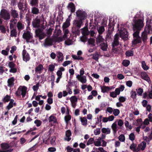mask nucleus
<instances>
[{"label": "nucleus", "instance_id": "51", "mask_svg": "<svg viewBox=\"0 0 152 152\" xmlns=\"http://www.w3.org/2000/svg\"><path fill=\"white\" fill-rule=\"evenodd\" d=\"M99 56V54L98 53H96L93 55L92 58L96 61H98Z\"/></svg>", "mask_w": 152, "mask_h": 152}, {"label": "nucleus", "instance_id": "32", "mask_svg": "<svg viewBox=\"0 0 152 152\" xmlns=\"http://www.w3.org/2000/svg\"><path fill=\"white\" fill-rule=\"evenodd\" d=\"M100 46L101 49L103 51H106L107 50V45L106 43L103 42L100 44Z\"/></svg>", "mask_w": 152, "mask_h": 152}, {"label": "nucleus", "instance_id": "15", "mask_svg": "<svg viewBox=\"0 0 152 152\" xmlns=\"http://www.w3.org/2000/svg\"><path fill=\"white\" fill-rule=\"evenodd\" d=\"M83 21L78 19L75 20L73 23L74 26L77 28L79 29L83 24Z\"/></svg>", "mask_w": 152, "mask_h": 152}, {"label": "nucleus", "instance_id": "19", "mask_svg": "<svg viewBox=\"0 0 152 152\" xmlns=\"http://www.w3.org/2000/svg\"><path fill=\"white\" fill-rule=\"evenodd\" d=\"M146 145V143L145 142L143 141L140 144L138 145L137 148V151H139L140 149L143 151L144 150Z\"/></svg>", "mask_w": 152, "mask_h": 152}, {"label": "nucleus", "instance_id": "57", "mask_svg": "<svg viewBox=\"0 0 152 152\" xmlns=\"http://www.w3.org/2000/svg\"><path fill=\"white\" fill-rule=\"evenodd\" d=\"M118 139L121 142H124L125 140L124 135L123 134H121L119 136Z\"/></svg>", "mask_w": 152, "mask_h": 152}, {"label": "nucleus", "instance_id": "17", "mask_svg": "<svg viewBox=\"0 0 152 152\" xmlns=\"http://www.w3.org/2000/svg\"><path fill=\"white\" fill-rule=\"evenodd\" d=\"M10 13L11 16L14 18H19V15L17 10L15 9H12L10 11Z\"/></svg>", "mask_w": 152, "mask_h": 152}, {"label": "nucleus", "instance_id": "39", "mask_svg": "<svg viewBox=\"0 0 152 152\" xmlns=\"http://www.w3.org/2000/svg\"><path fill=\"white\" fill-rule=\"evenodd\" d=\"M11 97L10 96L8 95H7L4 97L2 99V101L4 103L8 102L10 100Z\"/></svg>", "mask_w": 152, "mask_h": 152}, {"label": "nucleus", "instance_id": "11", "mask_svg": "<svg viewBox=\"0 0 152 152\" xmlns=\"http://www.w3.org/2000/svg\"><path fill=\"white\" fill-rule=\"evenodd\" d=\"M119 35L118 33L116 34L115 35L112 45V46H113V47L114 46H117L119 45Z\"/></svg>", "mask_w": 152, "mask_h": 152}, {"label": "nucleus", "instance_id": "6", "mask_svg": "<svg viewBox=\"0 0 152 152\" xmlns=\"http://www.w3.org/2000/svg\"><path fill=\"white\" fill-rule=\"evenodd\" d=\"M36 36L38 37L39 40L44 39L46 36L45 33L43 30L40 28H37L35 31Z\"/></svg>", "mask_w": 152, "mask_h": 152}, {"label": "nucleus", "instance_id": "23", "mask_svg": "<svg viewBox=\"0 0 152 152\" xmlns=\"http://www.w3.org/2000/svg\"><path fill=\"white\" fill-rule=\"evenodd\" d=\"M56 55L58 59V62L60 61L62 62L63 60V54L62 53L60 52H58L56 53Z\"/></svg>", "mask_w": 152, "mask_h": 152}, {"label": "nucleus", "instance_id": "59", "mask_svg": "<svg viewBox=\"0 0 152 152\" xmlns=\"http://www.w3.org/2000/svg\"><path fill=\"white\" fill-rule=\"evenodd\" d=\"M39 83H37L36 85H34L32 88L34 91H37L39 88Z\"/></svg>", "mask_w": 152, "mask_h": 152}, {"label": "nucleus", "instance_id": "20", "mask_svg": "<svg viewBox=\"0 0 152 152\" xmlns=\"http://www.w3.org/2000/svg\"><path fill=\"white\" fill-rule=\"evenodd\" d=\"M14 81L15 79L13 77H11L8 79L7 80V86L10 87L13 86L14 85Z\"/></svg>", "mask_w": 152, "mask_h": 152}, {"label": "nucleus", "instance_id": "30", "mask_svg": "<svg viewBox=\"0 0 152 152\" xmlns=\"http://www.w3.org/2000/svg\"><path fill=\"white\" fill-rule=\"evenodd\" d=\"M17 26L18 31H19V34L20 33V31L23 29L24 27V25L20 22H18L17 23Z\"/></svg>", "mask_w": 152, "mask_h": 152}, {"label": "nucleus", "instance_id": "36", "mask_svg": "<svg viewBox=\"0 0 152 152\" xmlns=\"http://www.w3.org/2000/svg\"><path fill=\"white\" fill-rule=\"evenodd\" d=\"M112 31H107L106 37V40L109 41L111 39Z\"/></svg>", "mask_w": 152, "mask_h": 152}, {"label": "nucleus", "instance_id": "24", "mask_svg": "<svg viewBox=\"0 0 152 152\" xmlns=\"http://www.w3.org/2000/svg\"><path fill=\"white\" fill-rule=\"evenodd\" d=\"M43 69V66L42 64H39L35 68V71L37 73H39L40 74L41 71Z\"/></svg>", "mask_w": 152, "mask_h": 152}, {"label": "nucleus", "instance_id": "8", "mask_svg": "<svg viewBox=\"0 0 152 152\" xmlns=\"http://www.w3.org/2000/svg\"><path fill=\"white\" fill-rule=\"evenodd\" d=\"M128 32L124 28L122 30H121L120 32L119 37H120L124 40H126L127 39L128 37Z\"/></svg>", "mask_w": 152, "mask_h": 152}, {"label": "nucleus", "instance_id": "26", "mask_svg": "<svg viewBox=\"0 0 152 152\" xmlns=\"http://www.w3.org/2000/svg\"><path fill=\"white\" fill-rule=\"evenodd\" d=\"M80 119L82 124L85 126H86L87 124L88 121L85 117H80Z\"/></svg>", "mask_w": 152, "mask_h": 152}, {"label": "nucleus", "instance_id": "50", "mask_svg": "<svg viewBox=\"0 0 152 152\" xmlns=\"http://www.w3.org/2000/svg\"><path fill=\"white\" fill-rule=\"evenodd\" d=\"M70 99L71 103L77 102V99L75 96H72Z\"/></svg>", "mask_w": 152, "mask_h": 152}, {"label": "nucleus", "instance_id": "25", "mask_svg": "<svg viewBox=\"0 0 152 152\" xmlns=\"http://www.w3.org/2000/svg\"><path fill=\"white\" fill-rule=\"evenodd\" d=\"M101 91L103 93H107L108 92L112 89L110 87L108 86H103L101 87Z\"/></svg>", "mask_w": 152, "mask_h": 152}, {"label": "nucleus", "instance_id": "62", "mask_svg": "<svg viewBox=\"0 0 152 152\" xmlns=\"http://www.w3.org/2000/svg\"><path fill=\"white\" fill-rule=\"evenodd\" d=\"M120 113V111L118 109H115L113 110V114L115 116H118Z\"/></svg>", "mask_w": 152, "mask_h": 152}, {"label": "nucleus", "instance_id": "41", "mask_svg": "<svg viewBox=\"0 0 152 152\" xmlns=\"http://www.w3.org/2000/svg\"><path fill=\"white\" fill-rule=\"evenodd\" d=\"M141 66L143 69L145 70H147L149 69V67L147 66L144 61H142Z\"/></svg>", "mask_w": 152, "mask_h": 152}, {"label": "nucleus", "instance_id": "47", "mask_svg": "<svg viewBox=\"0 0 152 152\" xmlns=\"http://www.w3.org/2000/svg\"><path fill=\"white\" fill-rule=\"evenodd\" d=\"M80 82H81L83 83H86L87 81V80L86 79V77L85 76H83L81 77L80 79L79 80Z\"/></svg>", "mask_w": 152, "mask_h": 152}, {"label": "nucleus", "instance_id": "16", "mask_svg": "<svg viewBox=\"0 0 152 152\" xmlns=\"http://www.w3.org/2000/svg\"><path fill=\"white\" fill-rule=\"evenodd\" d=\"M68 9L70 10L71 12V14L73 13H74L75 10V7L74 4L72 2L69 3L67 7Z\"/></svg>", "mask_w": 152, "mask_h": 152}, {"label": "nucleus", "instance_id": "63", "mask_svg": "<svg viewBox=\"0 0 152 152\" xmlns=\"http://www.w3.org/2000/svg\"><path fill=\"white\" fill-rule=\"evenodd\" d=\"M124 124L126 128H129L130 129H131L132 128V126H131V125H129V122L128 121H126Z\"/></svg>", "mask_w": 152, "mask_h": 152}, {"label": "nucleus", "instance_id": "13", "mask_svg": "<svg viewBox=\"0 0 152 152\" xmlns=\"http://www.w3.org/2000/svg\"><path fill=\"white\" fill-rule=\"evenodd\" d=\"M23 58V61L26 62L29 60L30 59V56L28 53L25 49L23 50L22 52Z\"/></svg>", "mask_w": 152, "mask_h": 152}, {"label": "nucleus", "instance_id": "56", "mask_svg": "<svg viewBox=\"0 0 152 152\" xmlns=\"http://www.w3.org/2000/svg\"><path fill=\"white\" fill-rule=\"evenodd\" d=\"M112 46V52L115 53H119V50L117 48H115L116 46H114V47L113 46Z\"/></svg>", "mask_w": 152, "mask_h": 152}, {"label": "nucleus", "instance_id": "44", "mask_svg": "<svg viewBox=\"0 0 152 152\" xmlns=\"http://www.w3.org/2000/svg\"><path fill=\"white\" fill-rule=\"evenodd\" d=\"M130 61L128 60H124L122 62V64L124 66L127 67L129 64Z\"/></svg>", "mask_w": 152, "mask_h": 152}, {"label": "nucleus", "instance_id": "43", "mask_svg": "<svg viewBox=\"0 0 152 152\" xmlns=\"http://www.w3.org/2000/svg\"><path fill=\"white\" fill-rule=\"evenodd\" d=\"M95 40L93 38H90L88 40V43L89 45H91L92 47L95 46Z\"/></svg>", "mask_w": 152, "mask_h": 152}, {"label": "nucleus", "instance_id": "28", "mask_svg": "<svg viewBox=\"0 0 152 152\" xmlns=\"http://www.w3.org/2000/svg\"><path fill=\"white\" fill-rule=\"evenodd\" d=\"M48 120L50 123L52 122H53L54 124L57 123V119L56 117L53 115L49 117Z\"/></svg>", "mask_w": 152, "mask_h": 152}, {"label": "nucleus", "instance_id": "7", "mask_svg": "<svg viewBox=\"0 0 152 152\" xmlns=\"http://www.w3.org/2000/svg\"><path fill=\"white\" fill-rule=\"evenodd\" d=\"M0 15L1 18L5 20L10 19V13L4 9L2 10L0 12Z\"/></svg>", "mask_w": 152, "mask_h": 152}, {"label": "nucleus", "instance_id": "40", "mask_svg": "<svg viewBox=\"0 0 152 152\" xmlns=\"http://www.w3.org/2000/svg\"><path fill=\"white\" fill-rule=\"evenodd\" d=\"M104 27L103 26H99L97 29L99 35L102 34L103 32L104 31Z\"/></svg>", "mask_w": 152, "mask_h": 152}, {"label": "nucleus", "instance_id": "31", "mask_svg": "<svg viewBox=\"0 0 152 152\" xmlns=\"http://www.w3.org/2000/svg\"><path fill=\"white\" fill-rule=\"evenodd\" d=\"M1 147L3 150H7L10 147L9 145L6 143H2L1 145Z\"/></svg>", "mask_w": 152, "mask_h": 152}, {"label": "nucleus", "instance_id": "4", "mask_svg": "<svg viewBox=\"0 0 152 152\" xmlns=\"http://www.w3.org/2000/svg\"><path fill=\"white\" fill-rule=\"evenodd\" d=\"M77 19L83 21L86 19L87 17V15L84 11L79 9L75 12Z\"/></svg>", "mask_w": 152, "mask_h": 152}, {"label": "nucleus", "instance_id": "27", "mask_svg": "<svg viewBox=\"0 0 152 152\" xmlns=\"http://www.w3.org/2000/svg\"><path fill=\"white\" fill-rule=\"evenodd\" d=\"M27 90V88L25 86H23L21 89H20V91H21V95H22V97L24 98L26 94V91Z\"/></svg>", "mask_w": 152, "mask_h": 152}, {"label": "nucleus", "instance_id": "53", "mask_svg": "<svg viewBox=\"0 0 152 152\" xmlns=\"http://www.w3.org/2000/svg\"><path fill=\"white\" fill-rule=\"evenodd\" d=\"M71 117L70 115H66L64 117V120L66 123L71 120Z\"/></svg>", "mask_w": 152, "mask_h": 152}, {"label": "nucleus", "instance_id": "21", "mask_svg": "<svg viewBox=\"0 0 152 152\" xmlns=\"http://www.w3.org/2000/svg\"><path fill=\"white\" fill-rule=\"evenodd\" d=\"M112 20L109 19V23L108 25V31H112L114 30V24L113 23L114 21L111 22Z\"/></svg>", "mask_w": 152, "mask_h": 152}, {"label": "nucleus", "instance_id": "38", "mask_svg": "<svg viewBox=\"0 0 152 152\" xmlns=\"http://www.w3.org/2000/svg\"><path fill=\"white\" fill-rule=\"evenodd\" d=\"M125 55L126 56L130 57L134 55V52L133 51L131 50H128L126 51Z\"/></svg>", "mask_w": 152, "mask_h": 152}, {"label": "nucleus", "instance_id": "9", "mask_svg": "<svg viewBox=\"0 0 152 152\" xmlns=\"http://www.w3.org/2000/svg\"><path fill=\"white\" fill-rule=\"evenodd\" d=\"M28 4L26 2H24V0H20L18 4V7L20 10L28 9Z\"/></svg>", "mask_w": 152, "mask_h": 152}, {"label": "nucleus", "instance_id": "46", "mask_svg": "<svg viewBox=\"0 0 152 152\" xmlns=\"http://www.w3.org/2000/svg\"><path fill=\"white\" fill-rule=\"evenodd\" d=\"M27 10V9H25V10H20V19L23 18V15H24L25 13L26 12Z\"/></svg>", "mask_w": 152, "mask_h": 152}, {"label": "nucleus", "instance_id": "33", "mask_svg": "<svg viewBox=\"0 0 152 152\" xmlns=\"http://www.w3.org/2000/svg\"><path fill=\"white\" fill-rule=\"evenodd\" d=\"M17 32L16 29H13L11 31L10 36L11 37H16Z\"/></svg>", "mask_w": 152, "mask_h": 152}, {"label": "nucleus", "instance_id": "3", "mask_svg": "<svg viewBox=\"0 0 152 152\" xmlns=\"http://www.w3.org/2000/svg\"><path fill=\"white\" fill-rule=\"evenodd\" d=\"M43 20L42 19L39 18L38 16H37L35 19H33L31 23V25L33 28H39L41 27V25L43 26L42 28L44 29V26L43 25V23L41 24V23Z\"/></svg>", "mask_w": 152, "mask_h": 152}, {"label": "nucleus", "instance_id": "52", "mask_svg": "<svg viewBox=\"0 0 152 152\" xmlns=\"http://www.w3.org/2000/svg\"><path fill=\"white\" fill-rule=\"evenodd\" d=\"M124 122L121 119H119L118 122V125L120 126V129H122Z\"/></svg>", "mask_w": 152, "mask_h": 152}, {"label": "nucleus", "instance_id": "5", "mask_svg": "<svg viewBox=\"0 0 152 152\" xmlns=\"http://www.w3.org/2000/svg\"><path fill=\"white\" fill-rule=\"evenodd\" d=\"M140 33L139 32H134L133 34V39L132 41V45H135L137 44L141 43L142 41L141 38L139 35Z\"/></svg>", "mask_w": 152, "mask_h": 152}, {"label": "nucleus", "instance_id": "49", "mask_svg": "<svg viewBox=\"0 0 152 152\" xmlns=\"http://www.w3.org/2000/svg\"><path fill=\"white\" fill-rule=\"evenodd\" d=\"M136 91H137V94L139 96H141L143 92V89L140 88L138 89H136Z\"/></svg>", "mask_w": 152, "mask_h": 152}, {"label": "nucleus", "instance_id": "18", "mask_svg": "<svg viewBox=\"0 0 152 152\" xmlns=\"http://www.w3.org/2000/svg\"><path fill=\"white\" fill-rule=\"evenodd\" d=\"M71 16V15H70L68 17V18L66 20V22L64 23L62 27L63 29L66 28L70 25V17Z\"/></svg>", "mask_w": 152, "mask_h": 152}, {"label": "nucleus", "instance_id": "61", "mask_svg": "<svg viewBox=\"0 0 152 152\" xmlns=\"http://www.w3.org/2000/svg\"><path fill=\"white\" fill-rule=\"evenodd\" d=\"M55 67L54 65L50 64L49 66L48 69L50 72H52L54 70Z\"/></svg>", "mask_w": 152, "mask_h": 152}, {"label": "nucleus", "instance_id": "60", "mask_svg": "<svg viewBox=\"0 0 152 152\" xmlns=\"http://www.w3.org/2000/svg\"><path fill=\"white\" fill-rule=\"evenodd\" d=\"M38 3V0H31L30 4L32 6H35Z\"/></svg>", "mask_w": 152, "mask_h": 152}, {"label": "nucleus", "instance_id": "34", "mask_svg": "<svg viewBox=\"0 0 152 152\" xmlns=\"http://www.w3.org/2000/svg\"><path fill=\"white\" fill-rule=\"evenodd\" d=\"M102 133L106 134H110V129L108 128H103L102 129Z\"/></svg>", "mask_w": 152, "mask_h": 152}, {"label": "nucleus", "instance_id": "37", "mask_svg": "<svg viewBox=\"0 0 152 152\" xmlns=\"http://www.w3.org/2000/svg\"><path fill=\"white\" fill-rule=\"evenodd\" d=\"M39 12V10L36 7H34L32 8L31 13L33 14L37 15Z\"/></svg>", "mask_w": 152, "mask_h": 152}, {"label": "nucleus", "instance_id": "2", "mask_svg": "<svg viewBox=\"0 0 152 152\" xmlns=\"http://www.w3.org/2000/svg\"><path fill=\"white\" fill-rule=\"evenodd\" d=\"M143 21L140 19H138L135 21L134 24H133V30L134 32H139L144 26Z\"/></svg>", "mask_w": 152, "mask_h": 152}, {"label": "nucleus", "instance_id": "48", "mask_svg": "<svg viewBox=\"0 0 152 152\" xmlns=\"http://www.w3.org/2000/svg\"><path fill=\"white\" fill-rule=\"evenodd\" d=\"M131 97L133 99L136 98L137 94L135 91H132L131 93Z\"/></svg>", "mask_w": 152, "mask_h": 152}, {"label": "nucleus", "instance_id": "64", "mask_svg": "<svg viewBox=\"0 0 152 152\" xmlns=\"http://www.w3.org/2000/svg\"><path fill=\"white\" fill-rule=\"evenodd\" d=\"M53 29L50 28L46 31V34L49 36H50L52 34V32L53 30Z\"/></svg>", "mask_w": 152, "mask_h": 152}, {"label": "nucleus", "instance_id": "35", "mask_svg": "<svg viewBox=\"0 0 152 152\" xmlns=\"http://www.w3.org/2000/svg\"><path fill=\"white\" fill-rule=\"evenodd\" d=\"M63 30L64 32V35L63 36V37L64 39H65L67 38V34L69 33V31L66 28L63 29Z\"/></svg>", "mask_w": 152, "mask_h": 152}, {"label": "nucleus", "instance_id": "45", "mask_svg": "<svg viewBox=\"0 0 152 152\" xmlns=\"http://www.w3.org/2000/svg\"><path fill=\"white\" fill-rule=\"evenodd\" d=\"M136 146L137 145L134 144L133 142L130 146V149L134 151H138V150H137H137L136 149Z\"/></svg>", "mask_w": 152, "mask_h": 152}, {"label": "nucleus", "instance_id": "10", "mask_svg": "<svg viewBox=\"0 0 152 152\" xmlns=\"http://www.w3.org/2000/svg\"><path fill=\"white\" fill-rule=\"evenodd\" d=\"M23 37L26 40L27 42H30V40L32 39L33 37L30 32L27 31L23 34Z\"/></svg>", "mask_w": 152, "mask_h": 152}, {"label": "nucleus", "instance_id": "42", "mask_svg": "<svg viewBox=\"0 0 152 152\" xmlns=\"http://www.w3.org/2000/svg\"><path fill=\"white\" fill-rule=\"evenodd\" d=\"M104 39L102 36L99 35L96 39V42L97 44L103 42Z\"/></svg>", "mask_w": 152, "mask_h": 152}, {"label": "nucleus", "instance_id": "12", "mask_svg": "<svg viewBox=\"0 0 152 152\" xmlns=\"http://www.w3.org/2000/svg\"><path fill=\"white\" fill-rule=\"evenodd\" d=\"M54 40L53 39L48 37L45 39V42L44 44V46L45 47L50 46L53 45Z\"/></svg>", "mask_w": 152, "mask_h": 152}, {"label": "nucleus", "instance_id": "29", "mask_svg": "<svg viewBox=\"0 0 152 152\" xmlns=\"http://www.w3.org/2000/svg\"><path fill=\"white\" fill-rule=\"evenodd\" d=\"M117 121H116L112 124L111 126V128L113 131L114 134H116L118 130L117 129Z\"/></svg>", "mask_w": 152, "mask_h": 152}, {"label": "nucleus", "instance_id": "14", "mask_svg": "<svg viewBox=\"0 0 152 152\" xmlns=\"http://www.w3.org/2000/svg\"><path fill=\"white\" fill-rule=\"evenodd\" d=\"M141 75L142 79L146 80L149 83L151 82L150 77H148V75L145 72H142L141 73Z\"/></svg>", "mask_w": 152, "mask_h": 152}, {"label": "nucleus", "instance_id": "58", "mask_svg": "<svg viewBox=\"0 0 152 152\" xmlns=\"http://www.w3.org/2000/svg\"><path fill=\"white\" fill-rule=\"evenodd\" d=\"M9 67L10 68L15 67L16 65L13 61L10 62L8 64Z\"/></svg>", "mask_w": 152, "mask_h": 152}, {"label": "nucleus", "instance_id": "55", "mask_svg": "<svg viewBox=\"0 0 152 152\" xmlns=\"http://www.w3.org/2000/svg\"><path fill=\"white\" fill-rule=\"evenodd\" d=\"M94 140L93 138H91L88 140L86 145H90L94 143Z\"/></svg>", "mask_w": 152, "mask_h": 152}, {"label": "nucleus", "instance_id": "1", "mask_svg": "<svg viewBox=\"0 0 152 152\" xmlns=\"http://www.w3.org/2000/svg\"><path fill=\"white\" fill-rule=\"evenodd\" d=\"M152 33V26L150 23L148 24L146 23V25L144 31L143 32L141 35V40L143 42H145L147 39V35L148 33Z\"/></svg>", "mask_w": 152, "mask_h": 152}, {"label": "nucleus", "instance_id": "54", "mask_svg": "<svg viewBox=\"0 0 152 152\" xmlns=\"http://www.w3.org/2000/svg\"><path fill=\"white\" fill-rule=\"evenodd\" d=\"M129 138L131 141H133L135 138L134 134L133 133H131L129 136Z\"/></svg>", "mask_w": 152, "mask_h": 152}, {"label": "nucleus", "instance_id": "22", "mask_svg": "<svg viewBox=\"0 0 152 152\" xmlns=\"http://www.w3.org/2000/svg\"><path fill=\"white\" fill-rule=\"evenodd\" d=\"M72 133L71 131L69 130H67L66 132V136L67 138H65V140L68 141H69L71 139V138L69 137L71 136Z\"/></svg>", "mask_w": 152, "mask_h": 152}]
</instances>
